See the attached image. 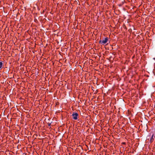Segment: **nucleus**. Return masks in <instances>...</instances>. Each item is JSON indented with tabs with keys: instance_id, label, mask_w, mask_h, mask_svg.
Here are the masks:
<instances>
[{
	"instance_id": "obj_1",
	"label": "nucleus",
	"mask_w": 155,
	"mask_h": 155,
	"mask_svg": "<svg viewBox=\"0 0 155 155\" xmlns=\"http://www.w3.org/2000/svg\"><path fill=\"white\" fill-rule=\"evenodd\" d=\"M108 41V38L107 37H106L104 39H103L102 40H100L99 43L100 44L102 45H104Z\"/></svg>"
},
{
	"instance_id": "obj_2",
	"label": "nucleus",
	"mask_w": 155,
	"mask_h": 155,
	"mask_svg": "<svg viewBox=\"0 0 155 155\" xmlns=\"http://www.w3.org/2000/svg\"><path fill=\"white\" fill-rule=\"evenodd\" d=\"M72 116H73V119L76 120L78 119V114L77 113H73L72 114Z\"/></svg>"
},
{
	"instance_id": "obj_3",
	"label": "nucleus",
	"mask_w": 155,
	"mask_h": 155,
	"mask_svg": "<svg viewBox=\"0 0 155 155\" xmlns=\"http://www.w3.org/2000/svg\"><path fill=\"white\" fill-rule=\"evenodd\" d=\"M154 137H155V134H153L150 140V142L152 143L154 139L153 138Z\"/></svg>"
},
{
	"instance_id": "obj_4",
	"label": "nucleus",
	"mask_w": 155,
	"mask_h": 155,
	"mask_svg": "<svg viewBox=\"0 0 155 155\" xmlns=\"http://www.w3.org/2000/svg\"><path fill=\"white\" fill-rule=\"evenodd\" d=\"M3 63L2 61H0V69H1L2 65H3Z\"/></svg>"
}]
</instances>
